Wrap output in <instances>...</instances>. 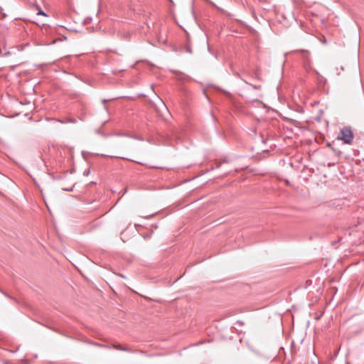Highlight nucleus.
<instances>
[{"label":"nucleus","instance_id":"obj_1","mask_svg":"<svg viewBox=\"0 0 364 364\" xmlns=\"http://www.w3.org/2000/svg\"><path fill=\"white\" fill-rule=\"evenodd\" d=\"M337 139L339 140L343 141L345 144H351L353 139V134L350 128L349 127H344L343 128L338 136Z\"/></svg>","mask_w":364,"mask_h":364},{"label":"nucleus","instance_id":"obj_2","mask_svg":"<svg viewBox=\"0 0 364 364\" xmlns=\"http://www.w3.org/2000/svg\"><path fill=\"white\" fill-rule=\"evenodd\" d=\"M293 52H299L301 55L304 66L306 68H309L311 66V55L310 53L307 50H294Z\"/></svg>","mask_w":364,"mask_h":364},{"label":"nucleus","instance_id":"obj_3","mask_svg":"<svg viewBox=\"0 0 364 364\" xmlns=\"http://www.w3.org/2000/svg\"><path fill=\"white\" fill-rule=\"evenodd\" d=\"M113 348L116 350H123V351H129L128 348H125V347H123L121 345L119 344H115L113 346Z\"/></svg>","mask_w":364,"mask_h":364},{"label":"nucleus","instance_id":"obj_4","mask_svg":"<svg viewBox=\"0 0 364 364\" xmlns=\"http://www.w3.org/2000/svg\"><path fill=\"white\" fill-rule=\"evenodd\" d=\"M38 14L43 15V16H46V14L43 11H39L38 12Z\"/></svg>","mask_w":364,"mask_h":364},{"label":"nucleus","instance_id":"obj_5","mask_svg":"<svg viewBox=\"0 0 364 364\" xmlns=\"http://www.w3.org/2000/svg\"><path fill=\"white\" fill-rule=\"evenodd\" d=\"M346 364H349V363L347 362Z\"/></svg>","mask_w":364,"mask_h":364}]
</instances>
